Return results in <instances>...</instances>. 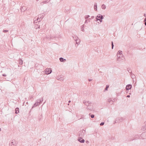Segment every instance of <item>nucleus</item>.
<instances>
[{
    "mask_svg": "<svg viewBox=\"0 0 146 146\" xmlns=\"http://www.w3.org/2000/svg\"><path fill=\"white\" fill-rule=\"evenodd\" d=\"M96 21H99L100 23L102 21V19H104V17L103 15L99 14H98L96 17Z\"/></svg>",
    "mask_w": 146,
    "mask_h": 146,
    "instance_id": "1",
    "label": "nucleus"
},
{
    "mask_svg": "<svg viewBox=\"0 0 146 146\" xmlns=\"http://www.w3.org/2000/svg\"><path fill=\"white\" fill-rule=\"evenodd\" d=\"M124 119L123 117H118L116 118L115 120V121L114 123H120Z\"/></svg>",
    "mask_w": 146,
    "mask_h": 146,
    "instance_id": "2",
    "label": "nucleus"
},
{
    "mask_svg": "<svg viewBox=\"0 0 146 146\" xmlns=\"http://www.w3.org/2000/svg\"><path fill=\"white\" fill-rule=\"evenodd\" d=\"M52 72V70L50 68H47L45 71V74H50Z\"/></svg>",
    "mask_w": 146,
    "mask_h": 146,
    "instance_id": "3",
    "label": "nucleus"
},
{
    "mask_svg": "<svg viewBox=\"0 0 146 146\" xmlns=\"http://www.w3.org/2000/svg\"><path fill=\"white\" fill-rule=\"evenodd\" d=\"M38 101V100H37V102H36L35 104H34L32 106L31 109V111L32 110V109L34 107H36L37 106L39 105Z\"/></svg>",
    "mask_w": 146,
    "mask_h": 146,
    "instance_id": "4",
    "label": "nucleus"
},
{
    "mask_svg": "<svg viewBox=\"0 0 146 146\" xmlns=\"http://www.w3.org/2000/svg\"><path fill=\"white\" fill-rule=\"evenodd\" d=\"M132 87V85L130 84H129L126 85L125 88L126 90H128L131 89Z\"/></svg>",
    "mask_w": 146,
    "mask_h": 146,
    "instance_id": "5",
    "label": "nucleus"
},
{
    "mask_svg": "<svg viewBox=\"0 0 146 146\" xmlns=\"http://www.w3.org/2000/svg\"><path fill=\"white\" fill-rule=\"evenodd\" d=\"M42 18H43V17H42V18L41 17H40V18H39V17H38L37 18L36 20L35 19V20H34V23H37V21L38 22H40Z\"/></svg>",
    "mask_w": 146,
    "mask_h": 146,
    "instance_id": "6",
    "label": "nucleus"
},
{
    "mask_svg": "<svg viewBox=\"0 0 146 146\" xmlns=\"http://www.w3.org/2000/svg\"><path fill=\"white\" fill-rule=\"evenodd\" d=\"M83 102L86 106H88L92 104L91 102L89 101L86 102L85 100H84Z\"/></svg>",
    "mask_w": 146,
    "mask_h": 146,
    "instance_id": "7",
    "label": "nucleus"
},
{
    "mask_svg": "<svg viewBox=\"0 0 146 146\" xmlns=\"http://www.w3.org/2000/svg\"><path fill=\"white\" fill-rule=\"evenodd\" d=\"M11 143V145L10 144V146H12V145H13L14 146H15L16 145V141L15 140H13Z\"/></svg>",
    "mask_w": 146,
    "mask_h": 146,
    "instance_id": "8",
    "label": "nucleus"
},
{
    "mask_svg": "<svg viewBox=\"0 0 146 146\" xmlns=\"http://www.w3.org/2000/svg\"><path fill=\"white\" fill-rule=\"evenodd\" d=\"M78 140L80 143H83L85 141V140L83 139L82 138L80 137L78 139Z\"/></svg>",
    "mask_w": 146,
    "mask_h": 146,
    "instance_id": "9",
    "label": "nucleus"
},
{
    "mask_svg": "<svg viewBox=\"0 0 146 146\" xmlns=\"http://www.w3.org/2000/svg\"><path fill=\"white\" fill-rule=\"evenodd\" d=\"M27 9L26 8V7L25 6H23L21 8V11L22 12H24Z\"/></svg>",
    "mask_w": 146,
    "mask_h": 146,
    "instance_id": "10",
    "label": "nucleus"
},
{
    "mask_svg": "<svg viewBox=\"0 0 146 146\" xmlns=\"http://www.w3.org/2000/svg\"><path fill=\"white\" fill-rule=\"evenodd\" d=\"M97 4L96 3H95L94 5V10L95 11H97Z\"/></svg>",
    "mask_w": 146,
    "mask_h": 146,
    "instance_id": "11",
    "label": "nucleus"
},
{
    "mask_svg": "<svg viewBox=\"0 0 146 146\" xmlns=\"http://www.w3.org/2000/svg\"><path fill=\"white\" fill-rule=\"evenodd\" d=\"M61 62H64L66 61V60L65 59L63 58L62 57L60 58H59Z\"/></svg>",
    "mask_w": 146,
    "mask_h": 146,
    "instance_id": "12",
    "label": "nucleus"
},
{
    "mask_svg": "<svg viewBox=\"0 0 146 146\" xmlns=\"http://www.w3.org/2000/svg\"><path fill=\"white\" fill-rule=\"evenodd\" d=\"M43 98H41L39 100H38V101L39 104H41V103L43 101Z\"/></svg>",
    "mask_w": 146,
    "mask_h": 146,
    "instance_id": "13",
    "label": "nucleus"
},
{
    "mask_svg": "<svg viewBox=\"0 0 146 146\" xmlns=\"http://www.w3.org/2000/svg\"><path fill=\"white\" fill-rule=\"evenodd\" d=\"M19 112V109L17 108L15 109V113L16 114H17Z\"/></svg>",
    "mask_w": 146,
    "mask_h": 146,
    "instance_id": "14",
    "label": "nucleus"
},
{
    "mask_svg": "<svg viewBox=\"0 0 146 146\" xmlns=\"http://www.w3.org/2000/svg\"><path fill=\"white\" fill-rule=\"evenodd\" d=\"M75 41L76 42V44H77L78 45L80 43V40L79 38H78Z\"/></svg>",
    "mask_w": 146,
    "mask_h": 146,
    "instance_id": "15",
    "label": "nucleus"
},
{
    "mask_svg": "<svg viewBox=\"0 0 146 146\" xmlns=\"http://www.w3.org/2000/svg\"><path fill=\"white\" fill-rule=\"evenodd\" d=\"M19 64L20 65H22L23 63V61L22 59H19Z\"/></svg>",
    "mask_w": 146,
    "mask_h": 146,
    "instance_id": "16",
    "label": "nucleus"
},
{
    "mask_svg": "<svg viewBox=\"0 0 146 146\" xmlns=\"http://www.w3.org/2000/svg\"><path fill=\"white\" fill-rule=\"evenodd\" d=\"M122 52L121 51L119 50L117 53V55L118 54L122 55V56L123 55L122 54Z\"/></svg>",
    "mask_w": 146,
    "mask_h": 146,
    "instance_id": "17",
    "label": "nucleus"
},
{
    "mask_svg": "<svg viewBox=\"0 0 146 146\" xmlns=\"http://www.w3.org/2000/svg\"><path fill=\"white\" fill-rule=\"evenodd\" d=\"M73 37L74 40L76 41V40L78 38V37L76 36V35H74V36H73Z\"/></svg>",
    "mask_w": 146,
    "mask_h": 146,
    "instance_id": "18",
    "label": "nucleus"
},
{
    "mask_svg": "<svg viewBox=\"0 0 146 146\" xmlns=\"http://www.w3.org/2000/svg\"><path fill=\"white\" fill-rule=\"evenodd\" d=\"M87 108L88 110H92L93 109V107H89V106H88L87 107Z\"/></svg>",
    "mask_w": 146,
    "mask_h": 146,
    "instance_id": "19",
    "label": "nucleus"
},
{
    "mask_svg": "<svg viewBox=\"0 0 146 146\" xmlns=\"http://www.w3.org/2000/svg\"><path fill=\"white\" fill-rule=\"evenodd\" d=\"M57 79L60 81H62L63 80L64 78H62L61 77L59 78V77H58Z\"/></svg>",
    "mask_w": 146,
    "mask_h": 146,
    "instance_id": "20",
    "label": "nucleus"
},
{
    "mask_svg": "<svg viewBox=\"0 0 146 146\" xmlns=\"http://www.w3.org/2000/svg\"><path fill=\"white\" fill-rule=\"evenodd\" d=\"M84 25H82L81 26V30L83 32L84 31Z\"/></svg>",
    "mask_w": 146,
    "mask_h": 146,
    "instance_id": "21",
    "label": "nucleus"
},
{
    "mask_svg": "<svg viewBox=\"0 0 146 146\" xmlns=\"http://www.w3.org/2000/svg\"><path fill=\"white\" fill-rule=\"evenodd\" d=\"M83 135L84 136V135H83V134H82V132L81 131H80L79 134V136L81 137H82V136Z\"/></svg>",
    "mask_w": 146,
    "mask_h": 146,
    "instance_id": "22",
    "label": "nucleus"
},
{
    "mask_svg": "<svg viewBox=\"0 0 146 146\" xmlns=\"http://www.w3.org/2000/svg\"><path fill=\"white\" fill-rule=\"evenodd\" d=\"M102 8L103 9H105L106 8V6L104 4H103L102 5Z\"/></svg>",
    "mask_w": 146,
    "mask_h": 146,
    "instance_id": "23",
    "label": "nucleus"
},
{
    "mask_svg": "<svg viewBox=\"0 0 146 146\" xmlns=\"http://www.w3.org/2000/svg\"><path fill=\"white\" fill-rule=\"evenodd\" d=\"M127 69V71L129 72V73H130L131 74L132 73L131 70L129 68H128Z\"/></svg>",
    "mask_w": 146,
    "mask_h": 146,
    "instance_id": "24",
    "label": "nucleus"
},
{
    "mask_svg": "<svg viewBox=\"0 0 146 146\" xmlns=\"http://www.w3.org/2000/svg\"><path fill=\"white\" fill-rule=\"evenodd\" d=\"M109 85H107L106 87L104 90V91L108 90V89L109 87Z\"/></svg>",
    "mask_w": 146,
    "mask_h": 146,
    "instance_id": "25",
    "label": "nucleus"
},
{
    "mask_svg": "<svg viewBox=\"0 0 146 146\" xmlns=\"http://www.w3.org/2000/svg\"><path fill=\"white\" fill-rule=\"evenodd\" d=\"M48 0H45L44 1L42 2L41 3H48Z\"/></svg>",
    "mask_w": 146,
    "mask_h": 146,
    "instance_id": "26",
    "label": "nucleus"
},
{
    "mask_svg": "<svg viewBox=\"0 0 146 146\" xmlns=\"http://www.w3.org/2000/svg\"><path fill=\"white\" fill-rule=\"evenodd\" d=\"M121 57L120 56H119L117 58V61L120 62L121 61Z\"/></svg>",
    "mask_w": 146,
    "mask_h": 146,
    "instance_id": "27",
    "label": "nucleus"
},
{
    "mask_svg": "<svg viewBox=\"0 0 146 146\" xmlns=\"http://www.w3.org/2000/svg\"><path fill=\"white\" fill-rule=\"evenodd\" d=\"M108 102L109 103H111L112 102V99L110 98H109L108 99Z\"/></svg>",
    "mask_w": 146,
    "mask_h": 146,
    "instance_id": "28",
    "label": "nucleus"
},
{
    "mask_svg": "<svg viewBox=\"0 0 146 146\" xmlns=\"http://www.w3.org/2000/svg\"><path fill=\"white\" fill-rule=\"evenodd\" d=\"M52 3H53V2H52L51 1V0H49L48 1V4L49 5V4H52Z\"/></svg>",
    "mask_w": 146,
    "mask_h": 146,
    "instance_id": "29",
    "label": "nucleus"
},
{
    "mask_svg": "<svg viewBox=\"0 0 146 146\" xmlns=\"http://www.w3.org/2000/svg\"><path fill=\"white\" fill-rule=\"evenodd\" d=\"M131 74V76L132 78H133L135 77V75L133 74L132 73Z\"/></svg>",
    "mask_w": 146,
    "mask_h": 146,
    "instance_id": "30",
    "label": "nucleus"
},
{
    "mask_svg": "<svg viewBox=\"0 0 146 146\" xmlns=\"http://www.w3.org/2000/svg\"><path fill=\"white\" fill-rule=\"evenodd\" d=\"M90 113L89 114V115L91 117V118H93L94 117V114H92L91 115H90Z\"/></svg>",
    "mask_w": 146,
    "mask_h": 146,
    "instance_id": "31",
    "label": "nucleus"
},
{
    "mask_svg": "<svg viewBox=\"0 0 146 146\" xmlns=\"http://www.w3.org/2000/svg\"><path fill=\"white\" fill-rule=\"evenodd\" d=\"M146 129V125H145V126L143 127L142 128V130L143 131H145Z\"/></svg>",
    "mask_w": 146,
    "mask_h": 146,
    "instance_id": "32",
    "label": "nucleus"
},
{
    "mask_svg": "<svg viewBox=\"0 0 146 146\" xmlns=\"http://www.w3.org/2000/svg\"><path fill=\"white\" fill-rule=\"evenodd\" d=\"M81 131L82 132V134H83V135H84V136L85 133L86 132V131L84 130H83L82 131Z\"/></svg>",
    "mask_w": 146,
    "mask_h": 146,
    "instance_id": "33",
    "label": "nucleus"
},
{
    "mask_svg": "<svg viewBox=\"0 0 146 146\" xmlns=\"http://www.w3.org/2000/svg\"><path fill=\"white\" fill-rule=\"evenodd\" d=\"M90 15H86V16H85V19H86L88 18L89 17H90Z\"/></svg>",
    "mask_w": 146,
    "mask_h": 146,
    "instance_id": "34",
    "label": "nucleus"
},
{
    "mask_svg": "<svg viewBox=\"0 0 146 146\" xmlns=\"http://www.w3.org/2000/svg\"><path fill=\"white\" fill-rule=\"evenodd\" d=\"M104 124V122H102L100 124L101 126L103 125Z\"/></svg>",
    "mask_w": 146,
    "mask_h": 146,
    "instance_id": "35",
    "label": "nucleus"
},
{
    "mask_svg": "<svg viewBox=\"0 0 146 146\" xmlns=\"http://www.w3.org/2000/svg\"><path fill=\"white\" fill-rule=\"evenodd\" d=\"M94 18V16H92L91 17V18H90L89 19L90 20H91V19H93Z\"/></svg>",
    "mask_w": 146,
    "mask_h": 146,
    "instance_id": "36",
    "label": "nucleus"
},
{
    "mask_svg": "<svg viewBox=\"0 0 146 146\" xmlns=\"http://www.w3.org/2000/svg\"><path fill=\"white\" fill-rule=\"evenodd\" d=\"M8 31L7 30H3V32L4 33H7Z\"/></svg>",
    "mask_w": 146,
    "mask_h": 146,
    "instance_id": "37",
    "label": "nucleus"
},
{
    "mask_svg": "<svg viewBox=\"0 0 146 146\" xmlns=\"http://www.w3.org/2000/svg\"><path fill=\"white\" fill-rule=\"evenodd\" d=\"M114 47V45L113 44H111V48L112 49Z\"/></svg>",
    "mask_w": 146,
    "mask_h": 146,
    "instance_id": "38",
    "label": "nucleus"
},
{
    "mask_svg": "<svg viewBox=\"0 0 146 146\" xmlns=\"http://www.w3.org/2000/svg\"><path fill=\"white\" fill-rule=\"evenodd\" d=\"M115 101V99H113V100H112V102H114Z\"/></svg>",
    "mask_w": 146,
    "mask_h": 146,
    "instance_id": "39",
    "label": "nucleus"
},
{
    "mask_svg": "<svg viewBox=\"0 0 146 146\" xmlns=\"http://www.w3.org/2000/svg\"><path fill=\"white\" fill-rule=\"evenodd\" d=\"M92 79H88V81H89V82H90V81H92Z\"/></svg>",
    "mask_w": 146,
    "mask_h": 146,
    "instance_id": "40",
    "label": "nucleus"
},
{
    "mask_svg": "<svg viewBox=\"0 0 146 146\" xmlns=\"http://www.w3.org/2000/svg\"><path fill=\"white\" fill-rule=\"evenodd\" d=\"M2 76H6V75L5 74H2Z\"/></svg>",
    "mask_w": 146,
    "mask_h": 146,
    "instance_id": "41",
    "label": "nucleus"
},
{
    "mask_svg": "<svg viewBox=\"0 0 146 146\" xmlns=\"http://www.w3.org/2000/svg\"><path fill=\"white\" fill-rule=\"evenodd\" d=\"M144 22H146V18H145L144 19Z\"/></svg>",
    "mask_w": 146,
    "mask_h": 146,
    "instance_id": "42",
    "label": "nucleus"
},
{
    "mask_svg": "<svg viewBox=\"0 0 146 146\" xmlns=\"http://www.w3.org/2000/svg\"><path fill=\"white\" fill-rule=\"evenodd\" d=\"M88 22V20H86L85 21V23H87Z\"/></svg>",
    "mask_w": 146,
    "mask_h": 146,
    "instance_id": "43",
    "label": "nucleus"
},
{
    "mask_svg": "<svg viewBox=\"0 0 146 146\" xmlns=\"http://www.w3.org/2000/svg\"><path fill=\"white\" fill-rule=\"evenodd\" d=\"M130 97V96L129 95H128L127 96V98H129Z\"/></svg>",
    "mask_w": 146,
    "mask_h": 146,
    "instance_id": "44",
    "label": "nucleus"
},
{
    "mask_svg": "<svg viewBox=\"0 0 146 146\" xmlns=\"http://www.w3.org/2000/svg\"><path fill=\"white\" fill-rule=\"evenodd\" d=\"M40 17H41V15H39L38 17H39V18H40Z\"/></svg>",
    "mask_w": 146,
    "mask_h": 146,
    "instance_id": "45",
    "label": "nucleus"
},
{
    "mask_svg": "<svg viewBox=\"0 0 146 146\" xmlns=\"http://www.w3.org/2000/svg\"><path fill=\"white\" fill-rule=\"evenodd\" d=\"M70 102H71V101H70V100H69V101H68V103H70Z\"/></svg>",
    "mask_w": 146,
    "mask_h": 146,
    "instance_id": "46",
    "label": "nucleus"
},
{
    "mask_svg": "<svg viewBox=\"0 0 146 146\" xmlns=\"http://www.w3.org/2000/svg\"><path fill=\"white\" fill-rule=\"evenodd\" d=\"M144 16L145 17L146 16V14H144Z\"/></svg>",
    "mask_w": 146,
    "mask_h": 146,
    "instance_id": "47",
    "label": "nucleus"
},
{
    "mask_svg": "<svg viewBox=\"0 0 146 146\" xmlns=\"http://www.w3.org/2000/svg\"><path fill=\"white\" fill-rule=\"evenodd\" d=\"M133 140V139H130V140L129 141H132Z\"/></svg>",
    "mask_w": 146,
    "mask_h": 146,
    "instance_id": "48",
    "label": "nucleus"
},
{
    "mask_svg": "<svg viewBox=\"0 0 146 146\" xmlns=\"http://www.w3.org/2000/svg\"><path fill=\"white\" fill-rule=\"evenodd\" d=\"M100 72V73H102V72L101 71H100V72Z\"/></svg>",
    "mask_w": 146,
    "mask_h": 146,
    "instance_id": "49",
    "label": "nucleus"
},
{
    "mask_svg": "<svg viewBox=\"0 0 146 146\" xmlns=\"http://www.w3.org/2000/svg\"><path fill=\"white\" fill-rule=\"evenodd\" d=\"M111 44H113V42L112 41V42H111Z\"/></svg>",
    "mask_w": 146,
    "mask_h": 146,
    "instance_id": "50",
    "label": "nucleus"
},
{
    "mask_svg": "<svg viewBox=\"0 0 146 146\" xmlns=\"http://www.w3.org/2000/svg\"><path fill=\"white\" fill-rule=\"evenodd\" d=\"M144 123L145 124V125H146V122H145V123Z\"/></svg>",
    "mask_w": 146,
    "mask_h": 146,
    "instance_id": "51",
    "label": "nucleus"
},
{
    "mask_svg": "<svg viewBox=\"0 0 146 146\" xmlns=\"http://www.w3.org/2000/svg\"><path fill=\"white\" fill-rule=\"evenodd\" d=\"M145 26H146V22L145 23Z\"/></svg>",
    "mask_w": 146,
    "mask_h": 146,
    "instance_id": "52",
    "label": "nucleus"
},
{
    "mask_svg": "<svg viewBox=\"0 0 146 146\" xmlns=\"http://www.w3.org/2000/svg\"><path fill=\"white\" fill-rule=\"evenodd\" d=\"M1 131V128H0V131Z\"/></svg>",
    "mask_w": 146,
    "mask_h": 146,
    "instance_id": "53",
    "label": "nucleus"
},
{
    "mask_svg": "<svg viewBox=\"0 0 146 146\" xmlns=\"http://www.w3.org/2000/svg\"><path fill=\"white\" fill-rule=\"evenodd\" d=\"M26 104H28V102H27L26 103Z\"/></svg>",
    "mask_w": 146,
    "mask_h": 146,
    "instance_id": "54",
    "label": "nucleus"
},
{
    "mask_svg": "<svg viewBox=\"0 0 146 146\" xmlns=\"http://www.w3.org/2000/svg\"><path fill=\"white\" fill-rule=\"evenodd\" d=\"M68 105H69V104H68Z\"/></svg>",
    "mask_w": 146,
    "mask_h": 146,
    "instance_id": "55",
    "label": "nucleus"
}]
</instances>
